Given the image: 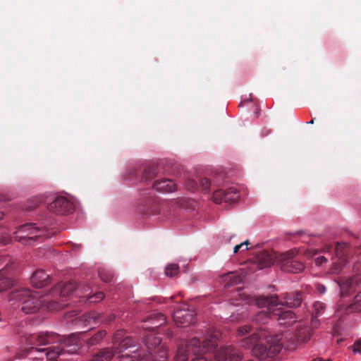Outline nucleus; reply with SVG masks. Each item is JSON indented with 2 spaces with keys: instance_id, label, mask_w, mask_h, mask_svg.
Masks as SVG:
<instances>
[{
  "instance_id": "f257e3e1",
  "label": "nucleus",
  "mask_w": 361,
  "mask_h": 361,
  "mask_svg": "<svg viewBox=\"0 0 361 361\" xmlns=\"http://www.w3.org/2000/svg\"><path fill=\"white\" fill-rule=\"evenodd\" d=\"M282 336V334L267 335L265 331L262 330L242 339L240 345L245 349L252 348V353L255 357L265 360L275 356L281 351L283 346Z\"/></svg>"
},
{
  "instance_id": "f03ea898",
  "label": "nucleus",
  "mask_w": 361,
  "mask_h": 361,
  "mask_svg": "<svg viewBox=\"0 0 361 361\" xmlns=\"http://www.w3.org/2000/svg\"><path fill=\"white\" fill-rule=\"evenodd\" d=\"M219 338V333L214 332L209 335V338H204L202 345L200 341L197 338H192L185 346L182 345L178 348L175 355V361H188L190 353L195 355H201L202 353L211 350L215 348ZM192 361H207V359L202 356H198Z\"/></svg>"
},
{
  "instance_id": "7ed1b4c3",
  "label": "nucleus",
  "mask_w": 361,
  "mask_h": 361,
  "mask_svg": "<svg viewBox=\"0 0 361 361\" xmlns=\"http://www.w3.org/2000/svg\"><path fill=\"white\" fill-rule=\"evenodd\" d=\"M9 301L18 302L21 305V310L25 314H31L35 312L39 307L44 303L47 304L48 301L41 299L39 295L37 292H32L28 288H22L12 291L8 298Z\"/></svg>"
},
{
  "instance_id": "20e7f679",
  "label": "nucleus",
  "mask_w": 361,
  "mask_h": 361,
  "mask_svg": "<svg viewBox=\"0 0 361 361\" xmlns=\"http://www.w3.org/2000/svg\"><path fill=\"white\" fill-rule=\"evenodd\" d=\"M83 287H78L75 282L68 283H59L56 287L50 292V295L53 297L59 296L60 301L49 300L47 302V309L49 310H59L63 309L67 305L66 298H68L74 292L78 297L82 296Z\"/></svg>"
},
{
  "instance_id": "39448f33",
  "label": "nucleus",
  "mask_w": 361,
  "mask_h": 361,
  "mask_svg": "<svg viewBox=\"0 0 361 361\" xmlns=\"http://www.w3.org/2000/svg\"><path fill=\"white\" fill-rule=\"evenodd\" d=\"M51 235L47 230L37 227L34 224L23 225L14 233L15 240L23 245H32L37 239L48 238Z\"/></svg>"
},
{
  "instance_id": "423d86ee",
  "label": "nucleus",
  "mask_w": 361,
  "mask_h": 361,
  "mask_svg": "<svg viewBox=\"0 0 361 361\" xmlns=\"http://www.w3.org/2000/svg\"><path fill=\"white\" fill-rule=\"evenodd\" d=\"M255 304L258 307H267V310L260 311L256 316L255 320L259 323L265 324L269 317H274L273 310L283 304L278 302V297L276 295L271 296L260 297L255 300Z\"/></svg>"
},
{
  "instance_id": "0eeeda50",
  "label": "nucleus",
  "mask_w": 361,
  "mask_h": 361,
  "mask_svg": "<svg viewBox=\"0 0 361 361\" xmlns=\"http://www.w3.org/2000/svg\"><path fill=\"white\" fill-rule=\"evenodd\" d=\"M297 254L296 250H290L277 256L276 262L283 271L296 274L304 270L305 266L302 262L293 259Z\"/></svg>"
},
{
  "instance_id": "6e6552de",
  "label": "nucleus",
  "mask_w": 361,
  "mask_h": 361,
  "mask_svg": "<svg viewBox=\"0 0 361 361\" xmlns=\"http://www.w3.org/2000/svg\"><path fill=\"white\" fill-rule=\"evenodd\" d=\"M195 313L193 309L184 304L176 310L173 314V319L176 325L187 326L195 322Z\"/></svg>"
},
{
  "instance_id": "1a4fd4ad",
  "label": "nucleus",
  "mask_w": 361,
  "mask_h": 361,
  "mask_svg": "<svg viewBox=\"0 0 361 361\" xmlns=\"http://www.w3.org/2000/svg\"><path fill=\"white\" fill-rule=\"evenodd\" d=\"M48 209L57 214H67L73 210V203L66 197L59 196L48 205Z\"/></svg>"
},
{
  "instance_id": "9d476101",
  "label": "nucleus",
  "mask_w": 361,
  "mask_h": 361,
  "mask_svg": "<svg viewBox=\"0 0 361 361\" xmlns=\"http://www.w3.org/2000/svg\"><path fill=\"white\" fill-rule=\"evenodd\" d=\"M242 358V353L232 346L222 347L215 354L216 361H238Z\"/></svg>"
},
{
  "instance_id": "9b49d317",
  "label": "nucleus",
  "mask_w": 361,
  "mask_h": 361,
  "mask_svg": "<svg viewBox=\"0 0 361 361\" xmlns=\"http://www.w3.org/2000/svg\"><path fill=\"white\" fill-rule=\"evenodd\" d=\"M281 306H278L276 310H273L272 314L275 317L279 324L282 326H289L296 322L295 314L293 311L286 310L280 312Z\"/></svg>"
},
{
  "instance_id": "f8f14e48",
  "label": "nucleus",
  "mask_w": 361,
  "mask_h": 361,
  "mask_svg": "<svg viewBox=\"0 0 361 361\" xmlns=\"http://www.w3.org/2000/svg\"><path fill=\"white\" fill-rule=\"evenodd\" d=\"M78 350V344L76 343L75 338H68L65 340L61 348V351L59 348L56 350L49 351L47 353L48 359H54L57 356H59L63 353H74Z\"/></svg>"
},
{
  "instance_id": "ddd939ff",
  "label": "nucleus",
  "mask_w": 361,
  "mask_h": 361,
  "mask_svg": "<svg viewBox=\"0 0 361 361\" xmlns=\"http://www.w3.org/2000/svg\"><path fill=\"white\" fill-rule=\"evenodd\" d=\"M135 345L134 344V341L133 339L130 337H126L122 341H120L117 348L118 353L121 355L118 356L119 358H121V360H122V355H128L130 357H133V360L134 361H140L142 358H140L139 360H137L138 357H140V354L137 353L135 350L132 351L133 355H130L128 353L122 354L123 352L128 350L130 348H135Z\"/></svg>"
},
{
  "instance_id": "4468645a",
  "label": "nucleus",
  "mask_w": 361,
  "mask_h": 361,
  "mask_svg": "<svg viewBox=\"0 0 361 361\" xmlns=\"http://www.w3.org/2000/svg\"><path fill=\"white\" fill-rule=\"evenodd\" d=\"M30 281L33 286L39 288L49 283L50 277L45 271L39 269L33 273Z\"/></svg>"
},
{
  "instance_id": "2eb2a0df",
  "label": "nucleus",
  "mask_w": 361,
  "mask_h": 361,
  "mask_svg": "<svg viewBox=\"0 0 361 361\" xmlns=\"http://www.w3.org/2000/svg\"><path fill=\"white\" fill-rule=\"evenodd\" d=\"M154 188L157 190L163 192H172L176 190V185L172 180L164 179L156 181L154 184Z\"/></svg>"
},
{
  "instance_id": "dca6fc26",
  "label": "nucleus",
  "mask_w": 361,
  "mask_h": 361,
  "mask_svg": "<svg viewBox=\"0 0 361 361\" xmlns=\"http://www.w3.org/2000/svg\"><path fill=\"white\" fill-rule=\"evenodd\" d=\"M284 300L285 303L288 307L294 308L300 305L302 302V296L299 292L286 293Z\"/></svg>"
},
{
  "instance_id": "f3484780",
  "label": "nucleus",
  "mask_w": 361,
  "mask_h": 361,
  "mask_svg": "<svg viewBox=\"0 0 361 361\" xmlns=\"http://www.w3.org/2000/svg\"><path fill=\"white\" fill-rule=\"evenodd\" d=\"M276 258L277 257H275L273 254L267 252H262L258 255L259 266L261 269L269 267L274 264V262Z\"/></svg>"
},
{
  "instance_id": "a211bd4d",
  "label": "nucleus",
  "mask_w": 361,
  "mask_h": 361,
  "mask_svg": "<svg viewBox=\"0 0 361 361\" xmlns=\"http://www.w3.org/2000/svg\"><path fill=\"white\" fill-rule=\"evenodd\" d=\"M360 283H361V275H356L345 280V281L341 282L340 287L343 293L344 291L348 292Z\"/></svg>"
},
{
  "instance_id": "6ab92c4d",
  "label": "nucleus",
  "mask_w": 361,
  "mask_h": 361,
  "mask_svg": "<svg viewBox=\"0 0 361 361\" xmlns=\"http://www.w3.org/2000/svg\"><path fill=\"white\" fill-rule=\"evenodd\" d=\"M238 190L235 187H230L224 190V198L226 203H235L239 200Z\"/></svg>"
},
{
  "instance_id": "aec40b11",
  "label": "nucleus",
  "mask_w": 361,
  "mask_h": 361,
  "mask_svg": "<svg viewBox=\"0 0 361 361\" xmlns=\"http://www.w3.org/2000/svg\"><path fill=\"white\" fill-rule=\"evenodd\" d=\"M147 321H150L152 325L145 328L154 329L166 323V317L163 314L156 313L152 314Z\"/></svg>"
},
{
  "instance_id": "412c9836",
  "label": "nucleus",
  "mask_w": 361,
  "mask_h": 361,
  "mask_svg": "<svg viewBox=\"0 0 361 361\" xmlns=\"http://www.w3.org/2000/svg\"><path fill=\"white\" fill-rule=\"evenodd\" d=\"M222 280L226 283L225 286L238 284L241 281V277L236 272H228L222 276Z\"/></svg>"
},
{
  "instance_id": "4be33fe9",
  "label": "nucleus",
  "mask_w": 361,
  "mask_h": 361,
  "mask_svg": "<svg viewBox=\"0 0 361 361\" xmlns=\"http://www.w3.org/2000/svg\"><path fill=\"white\" fill-rule=\"evenodd\" d=\"M8 264H6V266L4 267L2 270H0V292L6 290L12 286L13 281L10 277L4 276L5 269L7 267Z\"/></svg>"
},
{
  "instance_id": "5701e85b",
  "label": "nucleus",
  "mask_w": 361,
  "mask_h": 361,
  "mask_svg": "<svg viewBox=\"0 0 361 361\" xmlns=\"http://www.w3.org/2000/svg\"><path fill=\"white\" fill-rule=\"evenodd\" d=\"M89 289L90 288L88 286L83 287L81 297L87 298L91 302H99L104 298V294L102 292H98L92 295L89 296V293H87Z\"/></svg>"
},
{
  "instance_id": "b1692460",
  "label": "nucleus",
  "mask_w": 361,
  "mask_h": 361,
  "mask_svg": "<svg viewBox=\"0 0 361 361\" xmlns=\"http://www.w3.org/2000/svg\"><path fill=\"white\" fill-rule=\"evenodd\" d=\"M145 343L147 348H155L161 343V338L154 334H149L145 338Z\"/></svg>"
},
{
  "instance_id": "393cba45",
  "label": "nucleus",
  "mask_w": 361,
  "mask_h": 361,
  "mask_svg": "<svg viewBox=\"0 0 361 361\" xmlns=\"http://www.w3.org/2000/svg\"><path fill=\"white\" fill-rule=\"evenodd\" d=\"M348 247L346 243H338L335 247V253L336 258L338 259H345L344 256L348 251Z\"/></svg>"
},
{
  "instance_id": "a878e982",
  "label": "nucleus",
  "mask_w": 361,
  "mask_h": 361,
  "mask_svg": "<svg viewBox=\"0 0 361 361\" xmlns=\"http://www.w3.org/2000/svg\"><path fill=\"white\" fill-rule=\"evenodd\" d=\"M345 263V259H338V258H334L332 267L329 269V273L332 274H338L342 270L343 267Z\"/></svg>"
},
{
  "instance_id": "bb28decb",
  "label": "nucleus",
  "mask_w": 361,
  "mask_h": 361,
  "mask_svg": "<svg viewBox=\"0 0 361 361\" xmlns=\"http://www.w3.org/2000/svg\"><path fill=\"white\" fill-rule=\"evenodd\" d=\"M54 335L53 334L40 333L35 337L39 345H44L51 342Z\"/></svg>"
},
{
  "instance_id": "cd10ccee",
  "label": "nucleus",
  "mask_w": 361,
  "mask_h": 361,
  "mask_svg": "<svg viewBox=\"0 0 361 361\" xmlns=\"http://www.w3.org/2000/svg\"><path fill=\"white\" fill-rule=\"evenodd\" d=\"M311 336V331L309 328L304 327L298 330L296 334L298 341L305 342L310 339Z\"/></svg>"
},
{
  "instance_id": "c85d7f7f",
  "label": "nucleus",
  "mask_w": 361,
  "mask_h": 361,
  "mask_svg": "<svg viewBox=\"0 0 361 361\" xmlns=\"http://www.w3.org/2000/svg\"><path fill=\"white\" fill-rule=\"evenodd\" d=\"M348 312H361V293L355 296L354 302L348 307Z\"/></svg>"
},
{
  "instance_id": "c756f323",
  "label": "nucleus",
  "mask_w": 361,
  "mask_h": 361,
  "mask_svg": "<svg viewBox=\"0 0 361 361\" xmlns=\"http://www.w3.org/2000/svg\"><path fill=\"white\" fill-rule=\"evenodd\" d=\"M115 355H121L118 353L117 348H116L114 350L111 349H104L100 352L99 357H102V360H105L106 361L111 360Z\"/></svg>"
},
{
  "instance_id": "7c9ffc66",
  "label": "nucleus",
  "mask_w": 361,
  "mask_h": 361,
  "mask_svg": "<svg viewBox=\"0 0 361 361\" xmlns=\"http://www.w3.org/2000/svg\"><path fill=\"white\" fill-rule=\"evenodd\" d=\"M179 267L176 264H169L165 269V274L169 277H173L178 274Z\"/></svg>"
},
{
  "instance_id": "2f4dec72",
  "label": "nucleus",
  "mask_w": 361,
  "mask_h": 361,
  "mask_svg": "<svg viewBox=\"0 0 361 361\" xmlns=\"http://www.w3.org/2000/svg\"><path fill=\"white\" fill-rule=\"evenodd\" d=\"M325 308L324 303L319 301L315 302L313 304L312 314L315 317L320 316L324 312Z\"/></svg>"
},
{
  "instance_id": "473e14b6",
  "label": "nucleus",
  "mask_w": 361,
  "mask_h": 361,
  "mask_svg": "<svg viewBox=\"0 0 361 361\" xmlns=\"http://www.w3.org/2000/svg\"><path fill=\"white\" fill-rule=\"evenodd\" d=\"M105 334L106 333L103 331L98 332L87 341V344L93 345L98 343L105 336Z\"/></svg>"
},
{
  "instance_id": "72a5a7b5",
  "label": "nucleus",
  "mask_w": 361,
  "mask_h": 361,
  "mask_svg": "<svg viewBox=\"0 0 361 361\" xmlns=\"http://www.w3.org/2000/svg\"><path fill=\"white\" fill-rule=\"evenodd\" d=\"M252 331L251 326L246 324L237 329L236 336L238 337L245 336Z\"/></svg>"
},
{
  "instance_id": "f704fd0d",
  "label": "nucleus",
  "mask_w": 361,
  "mask_h": 361,
  "mask_svg": "<svg viewBox=\"0 0 361 361\" xmlns=\"http://www.w3.org/2000/svg\"><path fill=\"white\" fill-rule=\"evenodd\" d=\"M224 190H215L212 196L213 201L216 204H220L223 201L224 202Z\"/></svg>"
},
{
  "instance_id": "c9c22d12",
  "label": "nucleus",
  "mask_w": 361,
  "mask_h": 361,
  "mask_svg": "<svg viewBox=\"0 0 361 361\" xmlns=\"http://www.w3.org/2000/svg\"><path fill=\"white\" fill-rule=\"evenodd\" d=\"M99 276L101 280H102L104 282H109L113 278V275L111 273L106 271V270H104L103 269H101L99 270Z\"/></svg>"
},
{
  "instance_id": "e433bc0d",
  "label": "nucleus",
  "mask_w": 361,
  "mask_h": 361,
  "mask_svg": "<svg viewBox=\"0 0 361 361\" xmlns=\"http://www.w3.org/2000/svg\"><path fill=\"white\" fill-rule=\"evenodd\" d=\"M11 241L10 236L6 233H2L0 235V243L2 245H6Z\"/></svg>"
},
{
  "instance_id": "4c0bfd02",
  "label": "nucleus",
  "mask_w": 361,
  "mask_h": 361,
  "mask_svg": "<svg viewBox=\"0 0 361 361\" xmlns=\"http://www.w3.org/2000/svg\"><path fill=\"white\" fill-rule=\"evenodd\" d=\"M317 266H322L324 263L327 262L326 257L324 256H319L314 259Z\"/></svg>"
},
{
  "instance_id": "58836bf2",
  "label": "nucleus",
  "mask_w": 361,
  "mask_h": 361,
  "mask_svg": "<svg viewBox=\"0 0 361 361\" xmlns=\"http://www.w3.org/2000/svg\"><path fill=\"white\" fill-rule=\"evenodd\" d=\"M353 351L355 353H361V340L357 341L352 346Z\"/></svg>"
},
{
  "instance_id": "ea45409f",
  "label": "nucleus",
  "mask_w": 361,
  "mask_h": 361,
  "mask_svg": "<svg viewBox=\"0 0 361 361\" xmlns=\"http://www.w3.org/2000/svg\"><path fill=\"white\" fill-rule=\"evenodd\" d=\"M249 244V241L248 240H246L239 245H236L234 248H233V252L234 253H236L238 252V250L243 247L244 245H245V250H247V245Z\"/></svg>"
},
{
  "instance_id": "a19ab883",
  "label": "nucleus",
  "mask_w": 361,
  "mask_h": 361,
  "mask_svg": "<svg viewBox=\"0 0 361 361\" xmlns=\"http://www.w3.org/2000/svg\"><path fill=\"white\" fill-rule=\"evenodd\" d=\"M319 252L317 249H309L305 251V255L308 257H313Z\"/></svg>"
},
{
  "instance_id": "79ce46f5",
  "label": "nucleus",
  "mask_w": 361,
  "mask_h": 361,
  "mask_svg": "<svg viewBox=\"0 0 361 361\" xmlns=\"http://www.w3.org/2000/svg\"><path fill=\"white\" fill-rule=\"evenodd\" d=\"M332 249V245L331 244L326 243L324 245L322 248L321 252H329Z\"/></svg>"
},
{
  "instance_id": "37998d69",
  "label": "nucleus",
  "mask_w": 361,
  "mask_h": 361,
  "mask_svg": "<svg viewBox=\"0 0 361 361\" xmlns=\"http://www.w3.org/2000/svg\"><path fill=\"white\" fill-rule=\"evenodd\" d=\"M201 184L204 189H208L210 185V182L207 178H203L201 180Z\"/></svg>"
},
{
  "instance_id": "c03bdc74",
  "label": "nucleus",
  "mask_w": 361,
  "mask_h": 361,
  "mask_svg": "<svg viewBox=\"0 0 361 361\" xmlns=\"http://www.w3.org/2000/svg\"><path fill=\"white\" fill-rule=\"evenodd\" d=\"M83 318H84V320L85 322H87L89 324L91 323V322L92 321L93 322H94V317L92 316L91 314H88V315H84L83 316Z\"/></svg>"
},
{
  "instance_id": "a18cd8bd",
  "label": "nucleus",
  "mask_w": 361,
  "mask_h": 361,
  "mask_svg": "<svg viewBox=\"0 0 361 361\" xmlns=\"http://www.w3.org/2000/svg\"><path fill=\"white\" fill-rule=\"evenodd\" d=\"M319 321L317 319V317H315L312 314V322H311L312 326L314 328H317L319 325Z\"/></svg>"
},
{
  "instance_id": "49530a36",
  "label": "nucleus",
  "mask_w": 361,
  "mask_h": 361,
  "mask_svg": "<svg viewBox=\"0 0 361 361\" xmlns=\"http://www.w3.org/2000/svg\"><path fill=\"white\" fill-rule=\"evenodd\" d=\"M90 361H104V360H102L99 356H97L95 358H94L93 360H92Z\"/></svg>"
},
{
  "instance_id": "de8ad7c7",
  "label": "nucleus",
  "mask_w": 361,
  "mask_h": 361,
  "mask_svg": "<svg viewBox=\"0 0 361 361\" xmlns=\"http://www.w3.org/2000/svg\"><path fill=\"white\" fill-rule=\"evenodd\" d=\"M314 123V118L312 119L310 121L307 122V124H313Z\"/></svg>"
},
{
  "instance_id": "09e8293b",
  "label": "nucleus",
  "mask_w": 361,
  "mask_h": 361,
  "mask_svg": "<svg viewBox=\"0 0 361 361\" xmlns=\"http://www.w3.org/2000/svg\"><path fill=\"white\" fill-rule=\"evenodd\" d=\"M37 351H39V352H44L46 350V349L44 348H42V349H36Z\"/></svg>"
},
{
  "instance_id": "8fccbe9b",
  "label": "nucleus",
  "mask_w": 361,
  "mask_h": 361,
  "mask_svg": "<svg viewBox=\"0 0 361 361\" xmlns=\"http://www.w3.org/2000/svg\"><path fill=\"white\" fill-rule=\"evenodd\" d=\"M195 186V183L192 182V183H191L190 188H194Z\"/></svg>"
},
{
  "instance_id": "3c124183",
  "label": "nucleus",
  "mask_w": 361,
  "mask_h": 361,
  "mask_svg": "<svg viewBox=\"0 0 361 361\" xmlns=\"http://www.w3.org/2000/svg\"><path fill=\"white\" fill-rule=\"evenodd\" d=\"M4 216L3 212H0V219H1Z\"/></svg>"
},
{
  "instance_id": "603ef678",
  "label": "nucleus",
  "mask_w": 361,
  "mask_h": 361,
  "mask_svg": "<svg viewBox=\"0 0 361 361\" xmlns=\"http://www.w3.org/2000/svg\"><path fill=\"white\" fill-rule=\"evenodd\" d=\"M325 291V287L322 286V288H321V292L324 293Z\"/></svg>"
},
{
  "instance_id": "864d4df0",
  "label": "nucleus",
  "mask_w": 361,
  "mask_h": 361,
  "mask_svg": "<svg viewBox=\"0 0 361 361\" xmlns=\"http://www.w3.org/2000/svg\"><path fill=\"white\" fill-rule=\"evenodd\" d=\"M114 319V315H111V316H110V320H112V319Z\"/></svg>"
},
{
  "instance_id": "5fc2aeb1",
  "label": "nucleus",
  "mask_w": 361,
  "mask_h": 361,
  "mask_svg": "<svg viewBox=\"0 0 361 361\" xmlns=\"http://www.w3.org/2000/svg\"><path fill=\"white\" fill-rule=\"evenodd\" d=\"M358 257H359V259H358V260H361V252L359 254Z\"/></svg>"
},
{
  "instance_id": "6e6d98bb",
  "label": "nucleus",
  "mask_w": 361,
  "mask_h": 361,
  "mask_svg": "<svg viewBox=\"0 0 361 361\" xmlns=\"http://www.w3.org/2000/svg\"><path fill=\"white\" fill-rule=\"evenodd\" d=\"M312 361H322V360H314Z\"/></svg>"
}]
</instances>
